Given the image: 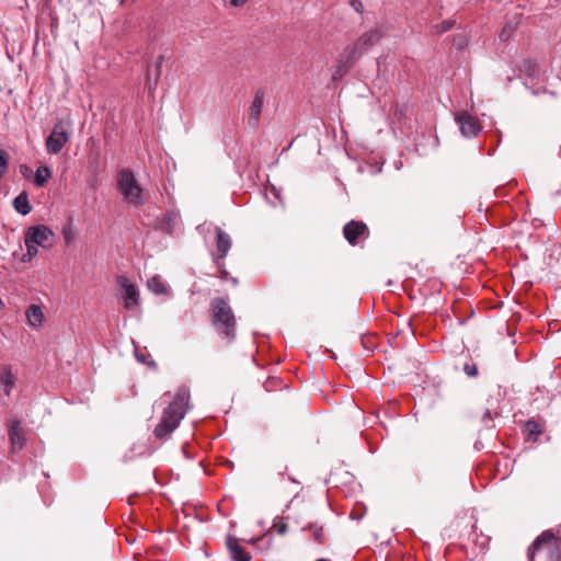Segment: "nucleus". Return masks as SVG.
<instances>
[{"mask_svg": "<svg viewBox=\"0 0 561 561\" xmlns=\"http://www.w3.org/2000/svg\"><path fill=\"white\" fill-rule=\"evenodd\" d=\"M190 389L180 387L169 405L164 409L160 422L153 430V435L160 440H167L178 428L190 409Z\"/></svg>", "mask_w": 561, "mask_h": 561, "instance_id": "obj_1", "label": "nucleus"}, {"mask_svg": "<svg viewBox=\"0 0 561 561\" xmlns=\"http://www.w3.org/2000/svg\"><path fill=\"white\" fill-rule=\"evenodd\" d=\"M210 322L218 335L232 343L237 335V320L232 308L222 297H215L209 305Z\"/></svg>", "mask_w": 561, "mask_h": 561, "instance_id": "obj_2", "label": "nucleus"}, {"mask_svg": "<svg viewBox=\"0 0 561 561\" xmlns=\"http://www.w3.org/2000/svg\"><path fill=\"white\" fill-rule=\"evenodd\" d=\"M542 561H561V538L552 530L542 531L528 547V561H535L536 557Z\"/></svg>", "mask_w": 561, "mask_h": 561, "instance_id": "obj_3", "label": "nucleus"}, {"mask_svg": "<svg viewBox=\"0 0 561 561\" xmlns=\"http://www.w3.org/2000/svg\"><path fill=\"white\" fill-rule=\"evenodd\" d=\"M117 186L127 204L134 206L144 204L142 188L130 170L123 169L118 172Z\"/></svg>", "mask_w": 561, "mask_h": 561, "instance_id": "obj_4", "label": "nucleus"}, {"mask_svg": "<svg viewBox=\"0 0 561 561\" xmlns=\"http://www.w3.org/2000/svg\"><path fill=\"white\" fill-rule=\"evenodd\" d=\"M70 131L64 121H58L46 139V149L50 154H58L69 141Z\"/></svg>", "mask_w": 561, "mask_h": 561, "instance_id": "obj_5", "label": "nucleus"}, {"mask_svg": "<svg viewBox=\"0 0 561 561\" xmlns=\"http://www.w3.org/2000/svg\"><path fill=\"white\" fill-rule=\"evenodd\" d=\"M343 236L352 247H362L369 238L370 231L364 221L351 220L344 225Z\"/></svg>", "mask_w": 561, "mask_h": 561, "instance_id": "obj_6", "label": "nucleus"}, {"mask_svg": "<svg viewBox=\"0 0 561 561\" xmlns=\"http://www.w3.org/2000/svg\"><path fill=\"white\" fill-rule=\"evenodd\" d=\"M25 236L27 237V242H33L44 249H48L54 244L55 234L53 230L45 225L30 227Z\"/></svg>", "mask_w": 561, "mask_h": 561, "instance_id": "obj_7", "label": "nucleus"}, {"mask_svg": "<svg viewBox=\"0 0 561 561\" xmlns=\"http://www.w3.org/2000/svg\"><path fill=\"white\" fill-rule=\"evenodd\" d=\"M8 426L11 453H18L23 449L26 443L24 431L21 426V421L16 417H12L9 420Z\"/></svg>", "mask_w": 561, "mask_h": 561, "instance_id": "obj_8", "label": "nucleus"}, {"mask_svg": "<svg viewBox=\"0 0 561 561\" xmlns=\"http://www.w3.org/2000/svg\"><path fill=\"white\" fill-rule=\"evenodd\" d=\"M216 232V248H217V254L214 255V263L217 265V267L221 266V261L227 256L232 241L230 236L225 232L220 227L215 228Z\"/></svg>", "mask_w": 561, "mask_h": 561, "instance_id": "obj_9", "label": "nucleus"}, {"mask_svg": "<svg viewBox=\"0 0 561 561\" xmlns=\"http://www.w3.org/2000/svg\"><path fill=\"white\" fill-rule=\"evenodd\" d=\"M456 121L459 124L460 131L465 137H474L481 130L479 119L467 112L457 114Z\"/></svg>", "mask_w": 561, "mask_h": 561, "instance_id": "obj_10", "label": "nucleus"}, {"mask_svg": "<svg viewBox=\"0 0 561 561\" xmlns=\"http://www.w3.org/2000/svg\"><path fill=\"white\" fill-rule=\"evenodd\" d=\"M226 548L233 561H251V554L240 545V539L232 536H226Z\"/></svg>", "mask_w": 561, "mask_h": 561, "instance_id": "obj_11", "label": "nucleus"}, {"mask_svg": "<svg viewBox=\"0 0 561 561\" xmlns=\"http://www.w3.org/2000/svg\"><path fill=\"white\" fill-rule=\"evenodd\" d=\"M265 91L263 89H259L253 98V101L249 108V125L252 127H256L260 122L263 104H264Z\"/></svg>", "mask_w": 561, "mask_h": 561, "instance_id": "obj_12", "label": "nucleus"}, {"mask_svg": "<svg viewBox=\"0 0 561 561\" xmlns=\"http://www.w3.org/2000/svg\"><path fill=\"white\" fill-rule=\"evenodd\" d=\"M385 33L381 27H373L365 33H363L357 39L356 43L366 51L383 37Z\"/></svg>", "mask_w": 561, "mask_h": 561, "instance_id": "obj_13", "label": "nucleus"}, {"mask_svg": "<svg viewBox=\"0 0 561 561\" xmlns=\"http://www.w3.org/2000/svg\"><path fill=\"white\" fill-rule=\"evenodd\" d=\"M365 50L356 43V41L347 45L340 54V58L343 62L353 67L356 61L364 55Z\"/></svg>", "mask_w": 561, "mask_h": 561, "instance_id": "obj_14", "label": "nucleus"}, {"mask_svg": "<svg viewBox=\"0 0 561 561\" xmlns=\"http://www.w3.org/2000/svg\"><path fill=\"white\" fill-rule=\"evenodd\" d=\"M119 284L126 291L124 307L128 310L134 309L139 305V294L136 287L127 278H122Z\"/></svg>", "mask_w": 561, "mask_h": 561, "instance_id": "obj_15", "label": "nucleus"}, {"mask_svg": "<svg viewBox=\"0 0 561 561\" xmlns=\"http://www.w3.org/2000/svg\"><path fill=\"white\" fill-rule=\"evenodd\" d=\"M178 226V214L173 210L167 211L157 220L156 228L164 233L172 234Z\"/></svg>", "mask_w": 561, "mask_h": 561, "instance_id": "obj_16", "label": "nucleus"}, {"mask_svg": "<svg viewBox=\"0 0 561 561\" xmlns=\"http://www.w3.org/2000/svg\"><path fill=\"white\" fill-rule=\"evenodd\" d=\"M545 424L538 420L530 419L524 425V433L528 442H537L543 433Z\"/></svg>", "mask_w": 561, "mask_h": 561, "instance_id": "obj_17", "label": "nucleus"}, {"mask_svg": "<svg viewBox=\"0 0 561 561\" xmlns=\"http://www.w3.org/2000/svg\"><path fill=\"white\" fill-rule=\"evenodd\" d=\"M0 386H3V392L5 396H10L12 389L15 386V378L12 374L10 366H4L0 374Z\"/></svg>", "mask_w": 561, "mask_h": 561, "instance_id": "obj_18", "label": "nucleus"}, {"mask_svg": "<svg viewBox=\"0 0 561 561\" xmlns=\"http://www.w3.org/2000/svg\"><path fill=\"white\" fill-rule=\"evenodd\" d=\"M25 314H26L27 322L30 325L35 327V328L42 325V323L44 321V313L39 306L31 305L27 308Z\"/></svg>", "mask_w": 561, "mask_h": 561, "instance_id": "obj_19", "label": "nucleus"}, {"mask_svg": "<svg viewBox=\"0 0 561 561\" xmlns=\"http://www.w3.org/2000/svg\"><path fill=\"white\" fill-rule=\"evenodd\" d=\"M13 206L14 209L23 216L30 214L32 210V207L28 203L27 194L25 192H22L14 198Z\"/></svg>", "mask_w": 561, "mask_h": 561, "instance_id": "obj_20", "label": "nucleus"}, {"mask_svg": "<svg viewBox=\"0 0 561 561\" xmlns=\"http://www.w3.org/2000/svg\"><path fill=\"white\" fill-rule=\"evenodd\" d=\"M519 71L529 78H536L539 75V66L536 60L527 58L520 62Z\"/></svg>", "mask_w": 561, "mask_h": 561, "instance_id": "obj_21", "label": "nucleus"}, {"mask_svg": "<svg viewBox=\"0 0 561 561\" xmlns=\"http://www.w3.org/2000/svg\"><path fill=\"white\" fill-rule=\"evenodd\" d=\"M148 288L156 295L168 294V287L159 275H154L147 282Z\"/></svg>", "mask_w": 561, "mask_h": 561, "instance_id": "obj_22", "label": "nucleus"}, {"mask_svg": "<svg viewBox=\"0 0 561 561\" xmlns=\"http://www.w3.org/2000/svg\"><path fill=\"white\" fill-rule=\"evenodd\" d=\"M163 61H164V56L163 55L158 56L156 65H154V79H153V81H151L150 70L148 71L147 84H148V88L150 90L154 89L157 87V84H158V81H159L160 76H161V70H162Z\"/></svg>", "mask_w": 561, "mask_h": 561, "instance_id": "obj_23", "label": "nucleus"}, {"mask_svg": "<svg viewBox=\"0 0 561 561\" xmlns=\"http://www.w3.org/2000/svg\"><path fill=\"white\" fill-rule=\"evenodd\" d=\"M51 178V171L46 165H41L35 171L34 184L36 186H44V184Z\"/></svg>", "mask_w": 561, "mask_h": 561, "instance_id": "obj_24", "label": "nucleus"}, {"mask_svg": "<svg viewBox=\"0 0 561 561\" xmlns=\"http://www.w3.org/2000/svg\"><path fill=\"white\" fill-rule=\"evenodd\" d=\"M308 529L311 531L314 542L318 545L324 543L325 535L322 526H319L318 524H311L308 526Z\"/></svg>", "mask_w": 561, "mask_h": 561, "instance_id": "obj_25", "label": "nucleus"}, {"mask_svg": "<svg viewBox=\"0 0 561 561\" xmlns=\"http://www.w3.org/2000/svg\"><path fill=\"white\" fill-rule=\"evenodd\" d=\"M499 413L494 412L492 409H485L482 414V423L486 428H493L494 427V416H497Z\"/></svg>", "mask_w": 561, "mask_h": 561, "instance_id": "obj_26", "label": "nucleus"}, {"mask_svg": "<svg viewBox=\"0 0 561 561\" xmlns=\"http://www.w3.org/2000/svg\"><path fill=\"white\" fill-rule=\"evenodd\" d=\"M61 233H62L66 245H70L76 238V232H75L72 224L69 222L66 226H64Z\"/></svg>", "mask_w": 561, "mask_h": 561, "instance_id": "obj_27", "label": "nucleus"}, {"mask_svg": "<svg viewBox=\"0 0 561 561\" xmlns=\"http://www.w3.org/2000/svg\"><path fill=\"white\" fill-rule=\"evenodd\" d=\"M350 68H352V67L350 65L343 62V60L339 57L335 71L332 76L333 80H337V79L342 78L348 71Z\"/></svg>", "mask_w": 561, "mask_h": 561, "instance_id": "obj_28", "label": "nucleus"}, {"mask_svg": "<svg viewBox=\"0 0 561 561\" xmlns=\"http://www.w3.org/2000/svg\"><path fill=\"white\" fill-rule=\"evenodd\" d=\"M515 30H516V25H515V24H513L512 22L507 23V24L502 28V31H501V33H500V39H501L502 42H508V41L512 38V36H513V34H514Z\"/></svg>", "mask_w": 561, "mask_h": 561, "instance_id": "obj_29", "label": "nucleus"}, {"mask_svg": "<svg viewBox=\"0 0 561 561\" xmlns=\"http://www.w3.org/2000/svg\"><path fill=\"white\" fill-rule=\"evenodd\" d=\"M135 356L139 363H142L149 367H153V368L157 367L156 362L151 358V356L149 354L139 353L138 350L136 348Z\"/></svg>", "mask_w": 561, "mask_h": 561, "instance_id": "obj_30", "label": "nucleus"}, {"mask_svg": "<svg viewBox=\"0 0 561 561\" xmlns=\"http://www.w3.org/2000/svg\"><path fill=\"white\" fill-rule=\"evenodd\" d=\"M454 23H455V21H453V20H445V21L440 22L439 24H436L434 26V31L436 34H443V33L449 31L453 27Z\"/></svg>", "mask_w": 561, "mask_h": 561, "instance_id": "obj_31", "label": "nucleus"}, {"mask_svg": "<svg viewBox=\"0 0 561 561\" xmlns=\"http://www.w3.org/2000/svg\"><path fill=\"white\" fill-rule=\"evenodd\" d=\"M272 529H274L278 535H285L287 533L288 525L282 518H278L274 520Z\"/></svg>", "mask_w": 561, "mask_h": 561, "instance_id": "obj_32", "label": "nucleus"}, {"mask_svg": "<svg viewBox=\"0 0 561 561\" xmlns=\"http://www.w3.org/2000/svg\"><path fill=\"white\" fill-rule=\"evenodd\" d=\"M25 245H26V253L24 256H28V260H32L34 255L37 254V244L33 242H27V237L25 236Z\"/></svg>", "mask_w": 561, "mask_h": 561, "instance_id": "obj_33", "label": "nucleus"}, {"mask_svg": "<svg viewBox=\"0 0 561 561\" xmlns=\"http://www.w3.org/2000/svg\"><path fill=\"white\" fill-rule=\"evenodd\" d=\"M463 371L468 377H477L478 376V368H477V365L473 363H466L463 365Z\"/></svg>", "mask_w": 561, "mask_h": 561, "instance_id": "obj_34", "label": "nucleus"}, {"mask_svg": "<svg viewBox=\"0 0 561 561\" xmlns=\"http://www.w3.org/2000/svg\"><path fill=\"white\" fill-rule=\"evenodd\" d=\"M351 7L358 13H363L364 11V4L362 0H351L350 1Z\"/></svg>", "mask_w": 561, "mask_h": 561, "instance_id": "obj_35", "label": "nucleus"}, {"mask_svg": "<svg viewBox=\"0 0 561 561\" xmlns=\"http://www.w3.org/2000/svg\"><path fill=\"white\" fill-rule=\"evenodd\" d=\"M219 268H220V278L224 280H228L230 278V274L225 268V265L222 262H221V266Z\"/></svg>", "mask_w": 561, "mask_h": 561, "instance_id": "obj_36", "label": "nucleus"}, {"mask_svg": "<svg viewBox=\"0 0 561 561\" xmlns=\"http://www.w3.org/2000/svg\"><path fill=\"white\" fill-rule=\"evenodd\" d=\"M247 2L248 0H230L231 5L234 8L243 7Z\"/></svg>", "mask_w": 561, "mask_h": 561, "instance_id": "obj_37", "label": "nucleus"}, {"mask_svg": "<svg viewBox=\"0 0 561 561\" xmlns=\"http://www.w3.org/2000/svg\"><path fill=\"white\" fill-rule=\"evenodd\" d=\"M261 539H262V537H256V538H252V539L248 540V542L251 543V545H255Z\"/></svg>", "mask_w": 561, "mask_h": 561, "instance_id": "obj_38", "label": "nucleus"}, {"mask_svg": "<svg viewBox=\"0 0 561 561\" xmlns=\"http://www.w3.org/2000/svg\"><path fill=\"white\" fill-rule=\"evenodd\" d=\"M229 279L232 282L233 285H238V279L237 278L230 276Z\"/></svg>", "mask_w": 561, "mask_h": 561, "instance_id": "obj_39", "label": "nucleus"}, {"mask_svg": "<svg viewBox=\"0 0 561 561\" xmlns=\"http://www.w3.org/2000/svg\"><path fill=\"white\" fill-rule=\"evenodd\" d=\"M489 541V538L488 537H484L482 542H481V546L483 547L486 542Z\"/></svg>", "mask_w": 561, "mask_h": 561, "instance_id": "obj_40", "label": "nucleus"}, {"mask_svg": "<svg viewBox=\"0 0 561 561\" xmlns=\"http://www.w3.org/2000/svg\"><path fill=\"white\" fill-rule=\"evenodd\" d=\"M22 261H23V262H30L31 260H28V256H24V255H23Z\"/></svg>", "mask_w": 561, "mask_h": 561, "instance_id": "obj_41", "label": "nucleus"}, {"mask_svg": "<svg viewBox=\"0 0 561 561\" xmlns=\"http://www.w3.org/2000/svg\"><path fill=\"white\" fill-rule=\"evenodd\" d=\"M316 561H330V560H328V559H323V558H322V559H318V560H316Z\"/></svg>", "mask_w": 561, "mask_h": 561, "instance_id": "obj_42", "label": "nucleus"}]
</instances>
